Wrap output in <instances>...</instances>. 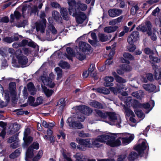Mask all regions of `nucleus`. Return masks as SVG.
Instances as JSON below:
<instances>
[{"label":"nucleus","instance_id":"obj_1","mask_svg":"<svg viewBox=\"0 0 161 161\" xmlns=\"http://www.w3.org/2000/svg\"><path fill=\"white\" fill-rule=\"evenodd\" d=\"M115 135L111 133L104 134L97 136L95 139H91V143L92 145L99 147L101 146V144L99 143L105 142L111 147H114L120 144L119 139L115 140Z\"/></svg>","mask_w":161,"mask_h":161},{"label":"nucleus","instance_id":"obj_2","mask_svg":"<svg viewBox=\"0 0 161 161\" xmlns=\"http://www.w3.org/2000/svg\"><path fill=\"white\" fill-rule=\"evenodd\" d=\"M68 10L69 14L75 16L80 13V11H85L87 8V5L80 1L76 2L75 0H68Z\"/></svg>","mask_w":161,"mask_h":161},{"label":"nucleus","instance_id":"obj_3","mask_svg":"<svg viewBox=\"0 0 161 161\" xmlns=\"http://www.w3.org/2000/svg\"><path fill=\"white\" fill-rule=\"evenodd\" d=\"M112 134L115 135V140L119 139L120 142V144L115 147L119 146L121 144V139L122 140V143L126 145L130 143L133 140L134 137V135L133 134H130L128 133Z\"/></svg>","mask_w":161,"mask_h":161},{"label":"nucleus","instance_id":"obj_4","mask_svg":"<svg viewBox=\"0 0 161 161\" xmlns=\"http://www.w3.org/2000/svg\"><path fill=\"white\" fill-rule=\"evenodd\" d=\"M107 118L109 121L105 120L104 121L108 123L111 125H116L118 127H121L120 124L121 122V119L120 115L114 112H107Z\"/></svg>","mask_w":161,"mask_h":161},{"label":"nucleus","instance_id":"obj_5","mask_svg":"<svg viewBox=\"0 0 161 161\" xmlns=\"http://www.w3.org/2000/svg\"><path fill=\"white\" fill-rule=\"evenodd\" d=\"M76 142L78 143L77 148L81 151H85L87 148L92 147L91 139L90 138H77Z\"/></svg>","mask_w":161,"mask_h":161},{"label":"nucleus","instance_id":"obj_6","mask_svg":"<svg viewBox=\"0 0 161 161\" xmlns=\"http://www.w3.org/2000/svg\"><path fill=\"white\" fill-rule=\"evenodd\" d=\"M124 99V103L128 106H132L134 108L142 107V104L136 100L132 99L130 97H125Z\"/></svg>","mask_w":161,"mask_h":161},{"label":"nucleus","instance_id":"obj_7","mask_svg":"<svg viewBox=\"0 0 161 161\" xmlns=\"http://www.w3.org/2000/svg\"><path fill=\"white\" fill-rule=\"evenodd\" d=\"M22 53L21 50L19 49L16 51L15 54L18 60L19 63L21 65L22 67H24L27 64L28 59L26 56H22Z\"/></svg>","mask_w":161,"mask_h":161},{"label":"nucleus","instance_id":"obj_8","mask_svg":"<svg viewBox=\"0 0 161 161\" xmlns=\"http://www.w3.org/2000/svg\"><path fill=\"white\" fill-rule=\"evenodd\" d=\"M49 78L45 76H42L41 77V80L45 85L52 88L55 86V83L52 81V79L54 78V75L53 73H51L49 74Z\"/></svg>","mask_w":161,"mask_h":161},{"label":"nucleus","instance_id":"obj_9","mask_svg":"<svg viewBox=\"0 0 161 161\" xmlns=\"http://www.w3.org/2000/svg\"><path fill=\"white\" fill-rule=\"evenodd\" d=\"M39 144L37 142H34L28 149L26 153L25 160L27 161V158H31L33 155V149H38L39 148Z\"/></svg>","mask_w":161,"mask_h":161},{"label":"nucleus","instance_id":"obj_10","mask_svg":"<svg viewBox=\"0 0 161 161\" xmlns=\"http://www.w3.org/2000/svg\"><path fill=\"white\" fill-rule=\"evenodd\" d=\"M9 90L10 94V96L12 98L13 102H15L17 100V94L16 92V84L12 82L9 84Z\"/></svg>","mask_w":161,"mask_h":161},{"label":"nucleus","instance_id":"obj_11","mask_svg":"<svg viewBox=\"0 0 161 161\" xmlns=\"http://www.w3.org/2000/svg\"><path fill=\"white\" fill-rule=\"evenodd\" d=\"M67 121L69 123V126L73 129H80L83 128V125L81 123L76 121L72 120L71 118H69Z\"/></svg>","mask_w":161,"mask_h":161},{"label":"nucleus","instance_id":"obj_12","mask_svg":"<svg viewBox=\"0 0 161 161\" xmlns=\"http://www.w3.org/2000/svg\"><path fill=\"white\" fill-rule=\"evenodd\" d=\"M57 33V30L55 27L51 25L48 26L46 30V35L47 38H49V40L53 41L55 38H50V37H52V35H55Z\"/></svg>","mask_w":161,"mask_h":161},{"label":"nucleus","instance_id":"obj_13","mask_svg":"<svg viewBox=\"0 0 161 161\" xmlns=\"http://www.w3.org/2000/svg\"><path fill=\"white\" fill-rule=\"evenodd\" d=\"M139 33L137 31L133 32L128 37L127 39L128 43L130 44H132L135 42L137 41L139 38Z\"/></svg>","mask_w":161,"mask_h":161},{"label":"nucleus","instance_id":"obj_14","mask_svg":"<svg viewBox=\"0 0 161 161\" xmlns=\"http://www.w3.org/2000/svg\"><path fill=\"white\" fill-rule=\"evenodd\" d=\"M139 142L140 143L141 142V144H139L137 146L135 147V149L138 152L139 154L141 153L143 151L145 150L147 147V146L146 145V142L145 141H143V140H140Z\"/></svg>","mask_w":161,"mask_h":161},{"label":"nucleus","instance_id":"obj_15","mask_svg":"<svg viewBox=\"0 0 161 161\" xmlns=\"http://www.w3.org/2000/svg\"><path fill=\"white\" fill-rule=\"evenodd\" d=\"M74 16H76V22L80 24H82L87 18L86 15L83 12L78 13V14Z\"/></svg>","mask_w":161,"mask_h":161},{"label":"nucleus","instance_id":"obj_16","mask_svg":"<svg viewBox=\"0 0 161 161\" xmlns=\"http://www.w3.org/2000/svg\"><path fill=\"white\" fill-rule=\"evenodd\" d=\"M151 23L149 21H147L146 22L145 25H140L137 28V29L143 32H145L146 31H147L148 32L151 30Z\"/></svg>","mask_w":161,"mask_h":161},{"label":"nucleus","instance_id":"obj_17","mask_svg":"<svg viewBox=\"0 0 161 161\" xmlns=\"http://www.w3.org/2000/svg\"><path fill=\"white\" fill-rule=\"evenodd\" d=\"M122 13V10L120 9H110L108 11L109 15L111 17H114L119 15Z\"/></svg>","mask_w":161,"mask_h":161},{"label":"nucleus","instance_id":"obj_18","mask_svg":"<svg viewBox=\"0 0 161 161\" xmlns=\"http://www.w3.org/2000/svg\"><path fill=\"white\" fill-rule=\"evenodd\" d=\"M76 108L78 110L84 114H87V111L88 114L91 113L92 112V110L91 108L84 105L78 106L76 107Z\"/></svg>","mask_w":161,"mask_h":161},{"label":"nucleus","instance_id":"obj_19","mask_svg":"<svg viewBox=\"0 0 161 161\" xmlns=\"http://www.w3.org/2000/svg\"><path fill=\"white\" fill-rule=\"evenodd\" d=\"M46 27V22H40L36 23V29L37 32H40L41 33H44Z\"/></svg>","mask_w":161,"mask_h":161},{"label":"nucleus","instance_id":"obj_20","mask_svg":"<svg viewBox=\"0 0 161 161\" xmlns=\"http://www.w3.org/2000/svg\"><path fill=\"white\" fill-rule=\"evenodd\" d=\"M143 87L145 90L150 92H156V86L152 84H144L143 85Z\"/></svg>","mask_w":161,"mask_h":161},{"label":"nucleus","instance_id":"obj_21","mask_svg":"<svg viewBox=\"0 0 161 161\" xmlns=\"http://www.w3.org/2000/svg\"><path fill=\"white\" fill-rule=\"evenodd\" d=\"M80 51L85 52L86 50L89 51L90 48V45L84 42H81L79 44Z\"/></svg>","mask_w":161,"mask_h":161},{"label":"nucleus","instance_id":"obj_22","mask_svg":"<svg viewBox=\"0 0 161 161\" xmlns=\"http://www.w3.org/2000/svg\"><path fill=\"white\" fill-rule=\"evenodd\" d=\"M114 78L113 77L110 76H106L104 78L105 82L103 85L105 86H111L113 85V83H112L114 80Z\"/></svg>","mask_w":161,"mask_h":161},{"label":"nucleus","instance_id":"obj_23","mask_svg":"<svg viewBox=\"0 0 161 161\" xmlns=\"http://www.w3.org/2000/svg\"><path fill=\"white\" fill-rule=\"evenodd\" d=\"M20 46H25L26 45L31 47L33 48H35L36 46V43L33 42H28L27 40H22L20 43Z\"/></svg>","mask_w":161,"mask_h":161},{"label":"nucleus","instance_id":"obj_24","mask_svg":"<svg viewBox=\"0 0 161 161\" xmlns=\"http://www.w3.org/2000/svg\"><path fill=\"white\" fill-rule=\"evenodd\" d=\"M28 89L31 95L36 94V91L33 84L31 82L28 83L27 85Z\"/></svg>","mask_w":161,"mask_h":161},{"label":"nucleus","instance_id":"obj_25","mask_svg":"<svg viewBox=\"0 0 161 161\" xmlns=\"http://www.w3.org/2000/svg\"><path fill=\"white\" fill-rule=\"evenodd\" d=\"M95 115L97 116H99L102 118L105 119L107 118V113H103L101 111L96 109L95 110Z\"/></svg>","mask_w":161,"mask_h":161},{"label":"nucleus","instance_id":"obj_26","mask_svg":"<svg viewBox=\"0 0 161 161\" xmlns=\"http://www.w3.org/2000/svg\"><path fill=\"white\" fill-rule=\"evenodd\" d=\"M153 68L154 69V75L156 80H158L161 78V72L159 69L157 68V66L155 65H153Z\"/></svg>","mask_w":161,"mask_h":161},{"label":"nucleus","instance_id":"obj_27","mask_svg":"<svg viewBox=\"0 0 161 161\" xmlns=\"http://www.w3.org/2000/svg\"><path fill=\"white\" fill-rule=\"evenodd\" d=\"M1 86L3 90V91H2V89H1V93L6 99V102L8 103L10 99L9 92L8 90H6L4 91L3 88L1 85Z\"/></svg>","mask_w":161,"mask_h":161},{"label":"nucleus","instance_id":"obj_28","mask_svg":"<svg viewBox=\"0 0 161 161\" xmlns=\"http://www.w3.org/2000/svg\"><path fill=\"white\" fill-rule=\"evenodd\" d=\"M96 92L99 93H103L105 94H109V89L104 87L98 88L96 89Z\"/></svg>","mask_w":161,"mask_h":161},{"label":"nucleus","instance_id":"obj_29","mask_svg":"<svg viewBox=\"0 0 161 161\" xmlns=\"http://www.w3.org/2000/svg\"><path fill=\"white\" fill-rule=\"evenodd\" d=\"M117 26H108L105 27L104 29V32L107 33H111L115 31L117 29Z\"/></svg>","mask_w":161,"mask_h":161},{"label":"nucleus","instance_id":"obj_30","mask_svg":"<svg viewBox=\"0 0 161 161\" xmlns=\"http://www.w3.org/2000/svg\"><path fill=\"white\" fill-rule=\"evenodd\" d=\"M42 90L46 95L48 97H50L53 92V91L52 90H49L46 87L42 85Z\"/></svg>","mask_w":161,"mask_h":161},{"label":"nucleus","instance_id":"obj_31","mask_svg":"<svg viewBox=\"0 0 161 161\" xmlns=\"http://www.w3.org/2000/svg\"><path fill=\"white\" fill-rule=\"evenodd\" d=\"M90 105L94 108H103V106L102 104L95 101H92L90 102Z\"/></svg>","mask_w":161,"mask_h":161},{"label":"nucleus","instance_id":"obj_32","mask_svg":"<svg viewBox=\"0 0 161 161\" xmlns=\"http://www.w3.org/2000/svg\"><path fill=\"white\" fill-rule=\"evenodd\" d=\"M60 12L63 19L65 20H68L69 19V15L67 9L66 8H61Z\"/></svg>","mask_w":161,"mask_h":161},{"label":"nucleus","instance_id":"obj_33","mask_svg":"<svg viewBox=\"0 0 161 161\" xmlns=\"http://www.w3.org/2000/svg\"><path fill=\"white\" fill-rule=\"evenodd\" d=\"M21 152V149L19 148L16 149L15 151L9 155V157L12 159H14V158L19 156Z\"/></svg>","mask_w":161,"mask_h":161},{"label":"nucleus","instance_id":"obj_34","mask_svg":"<svg viewBox=\"0 0 161 161\" xmlns=\"http://www.w3.org/2000/svg\"><path fill=\"white\" fill-rule=\"evenodd\" d=\"M143 92L141 91L134 92L132 93V95L138 99H141L143 97Z\"/></svg>","mask_w":161,"mask_h":161},{"label":"nucleus","instance_id":"obj_35","mask_svg":"<svg viewBox=\"0 0 161 161\" xmlns=\"http://www.w3.org/2000/svg\"><path fill=\"white\" fill-rule=\"evenodd\" d=\"M66 51L69 55H67V58L69 59L72 60V57L74 54L73 49L70 47H67L66 49Z\"/></svg>","mask_w":161,"mask_h":161},{"label":"nucleus","instance_id":"obj_36","mask_svg":"<svg viewBox=\"0 0 161 161\" xmlns=\"http://www.w3.org/2000/svg\"><path fill=\"white\" fill-rule=\"evenodd\" d=\"M98 37L99 39L102 42H104L108 41L109 38L105 34L103 33H99L98 35Z\"/></svg>","mask_w":161,"mask_h":161},{"label":"nucleus","instance_id":"obj_37","mask_svg":"<svg viewBox=\"0 0 161 161\" xmlns=\"http://www.w3.org/2000/svg\"><path fill=\"white\" fill-rule=\"evenodd\" d=\"M81 51H80L76 54V58L80 60H83L86 58V56L84 53V52L82 51V52H81Z\"/></svg>","mask_w":161,"mask_h":161},{"label":"nucleus","instance_id":"obj_38","mask_svg":"<svg viewBox=\"0 0 161 161\" xmlns=\"http://www.w3.org/2000/svg\"><path fill=\"white\" fill-rule=\"evenodd\" d=\"M95 67L94 65H92L90 66V68L88 69V72L90 75L92 77H95L96 76V73L94 72Z\"/></svg>","mask_w":161,"mask_h":161},{"label":"nucleus","instance_id":"obj_39","mask_svg":"<svg viewBox=\"0 0 161 161\" xmlns=\"http://www.w3.org/2000/svg\"><path fill=\"white\" fill-rule=\"evenodd\" d=\"M55 70L56 72L57 77V80H59L60 79L62 75V69L59 67H57L55 69Z\"/></svg>","mask_w":161,"mask_h":161},{"label":"nucleus","instance_id":"obj_40","mask_svg":"<svg viewBox=\"0 0 161 161\" xmlns=\"http://www.w3.org/2000/svg\"><path fill=\"white\" fill-rule=\"evenodd\" d=\"M125 114L128 116H135L134 112L129 108H125Z\"/></svg>","mask_w":161,"mask_h":161},{"label":"nucleus","instance_id":"obj_41","mask_svg":"<svg viewBox=\"0 0 161 161\" xmlns=\"http://www.w3.org/2000/svg\"><path fill=\"white\" fill-rule=\"evenodd\" d=\"M137 154L136 152H132L129 155L128 158L129 160H133L137 158Z\"/></svg>","mask_w":161,"mask_h":161},{"label":"nucleus","instance_id":"obj_42","mask_svg":"<svg viewBox=\"0 0 161 161\" xmlns=\"http://www.w3.org/2000/svg\"><path fill=\"white\" fill-rule=\"evenodd\" d=\"M74 157L76 159V161H83L82 159L83 158V155L80 153H77L74 155Z\"/></svg>","mask_w":161,"mask_h":161},{"label":"nucleus","instance_id":"obj_43","mask_svg":"<svg viewBox=\"0 0 161 161\" xmlns=\"http://www.w3.org/2000/svg\"><path fill=\"white\" fill-rule=\"evenodd\" d=\"M135 113L138 117L141 118V119H143L145 117V115L141 110L136 109L135 110Z\"/></svg>","mask_w":161,"mask_h":161},{"label":"nucleus","instance_id":"obj_44","mask_svg":"<svg viewBox=\"0 0 161 161\" xmlns=\"http://www.w3.org/2000/svg\"><path fill=\"white\" fill-rule=\"evenodd\" d=\"M20 129V126L17 124L14 123L13 125V128L11 130V134H13L18 131Z\"/></svg>","mask_w":161,"mask_h":161},{"label":"nucleus","instance_id":"obj_45","mask_svg":"<svg viewBox=\"0 0 161 161\" xmlns=\"http://www.w3.org/2000/svg\"><path fill=\"white\" fill-rule=\"evenodd\" d=\"M59 65L63 68H69V64L65 62L61 61L59 64Z\"/></svg>","mask_w":161,"mask_h":161},{"label":"nucleus","instance_id":"obj_46","mask_svg":"<svg viewBox=\"0 0 161 161\" xmlns=\"http://www.w3.org/2000/svg\"><path fill=\"white\" fill-rule=\"evenodd\" d=\"M150 105L148 103L142 104V107H143L144 108L147 110V111H146V113L147 114L152 109V108H150Z\"/></svg>","mask_w":161,"mask_h":161},{"label":"nucleus","instance_id":"obj_47","mask_svg":"<svg viewBox=\"0 0 161 161\" xmlns=\"http://www.w3.org/2000/svg\"><path fill=\"white\" fill-rule=\"evenodd\" d=\"M121 68L122 69L125 71H130L131 68V67L128 64H124L121 65Z\"/></svg>","mask_w":161,"mask_h":161},{"label":"nucleus","instance_id":"obj_48","mask_svg":"<svg viewBox=\"0 0 161 161\" xmlns=\"http://www.w3.org/2000/svg\"><path fill=\"white\" fill-rule=\"evenodd\" d=\"M155 31L153 32L152 33L151 30L147 32L148 35L150 36L151 39L153 41H155L157 39V36L155 34Z\"/></svg>","mask_w":161,"mask_h":161},{"label":"nucleus","instance_id":"obj_49","mask_svg":"<svg viewBox=\"0 0 161 161\" xmlns=\"http://www.w3.org/2000/svg\"><path fill=\"white\" fill-rule=\"evenodd\" d=\"M23 140L24 141L25 144L26 146H27L30 144L33 140L32 138L30 136L25 138V139H23Z\"/></svg>","mask_w":161,"mask_h":161},{"label":"nucleus","instance_id":"obj_50","mask_svg":"<svg viewBox=\"0 0 161 161\" xmlns=\"http://www.w3.org/2000/svg\"><path fill=\"white\" fill-rule=\"evenodd\" d=\"M127 153H125L119 155L118 157V161H123L126 157Z\"/></svg>","mask_w":161,"mask_h":161},{"label":"nucleus","instance_id":"obj_51","mask_svg":"<svg viewBox=\"0 0 161 161\" xmlns=\"http://www.w3.org/2000/svg\"><path fill=\"white\" fill-rule=\"evenodd\" d=\"M43 152L42 150H40L37 155L33 158L34 161H37L42 156Z\"/></svg>","mask_w":161,"mask_h":161},{"label":"nucleus","instance_id":"obj_52","mask_svg":"<svg viewBox=\"0 0 161 161\" xmlns=\"http://www.w3.org/2000/svg\"><path fill=\"white\" fill-rule=\"evenodd\" d=\"M123 56L125 58L130 60H133L134 59V57L129 53H125L123 54Z\"/></svg>","mask_w":161,"mask_h":161},{"label":"nucleus","instance_id":"obj_53","mask_svg":"<svg viewBox=\"0 0 161 161\" xmlns=\"http://www.w3.org/2000/svg\"><path fill=\"white\" fill-rule=\"evenodd\" d=\"M52 16L54 19L57 21L59 18V14L57 11H53L52 13Z\"/></svg>","mask_w":161,"mask_h":161},{"label":"nucleus","instance_id":"obj_54","mask_svg":"<svg viewBox=\"0 0 161 161\" xmlns=\"http://www.w3.org/2000/svg\"><path fill=\"white\" fill-rule=\"evenodd\" d=\"M149 58L151 62L158 63L160 61L159 59L157 57H155L153 55H150Z\"/></svg>","mask_w":161,"mask_h":161},{"label":"nucleus","instance_id":"obj_55","mask_svg":"<svg viewBox=\"0 0 161 161\" xmlns=\"http://www.w3.org/2000/svg\"><path fill=\"white\" fill-rule=\"evenodd\" d=\"M17 137L16 136L14 135L9 138L8 142V143H11L13 142L17 141Z\"/></svg>","mask_w":161,"mask_h":161},{"label":"nucleus","instance_id":"obj_56","mask_svg":"<svg viewBox=\"0 0 161 161\" xmlns=\"http://www.w3.org/2000/svg\"><path fill=\"white\" fill-rule=\"evenodd\" d=\"M13 36L9 37H6L4 38L3 39V41L5 42H6L8 43H11V42H13Z\"/></svg>","mask_w":161,"mask_h":161},{"label":"nucleus","instance_id":"obj_57","mask_svg":"<svg viewBox=\"0 0 161 161\" xmlns=\"http://www.w3.org/2000/svg\"><path fill=\"white\" fill-rule=\"evenodd\" d=\"M115 80L117 82L120 83H125L126 81L125 79H123L119 76L116 77L115 78Z\"/></svg>","mask_w":161,"mask_h":161},{"label":"nucleus","instance_id":"obj_58","mask_svg":"<svg viewBox=\"0 0 161 161\" xmlns=\"http://www.w3.org/2000/svg\"><path fill=\"white\" fill-rule=\"evenodd\" d=\"M109 90L113 92L114 93H117L118 92H120V89L117 87H110L109 88Z\"/></svg>","mask_w":161,"mask_h":161},{"label":"nucleus","instance_id":"obj_59","mask_svg":"<svg viewBox=\"0 0 161 161\" xmlns=\"http://www.w3.org/2000/svg\"><path fill=\"white\" fill-rule=\"evenodd\" d=\"M43 101V99L42 97H39L37 98L36 102L35 103V105H37L42 104Z\"/></svg>","mask_w":161,"mask_h":161},{"label":"nucleus","instance_id":"obj_60","mask_svg":"<svg viewBox=\"0 0 161 161\" xmlns=\"http://www.w3.org/2000/svg\"><path fill=\"white\" fill-rule=\"evenodd\" d=\"M40 18L41 19V21L43 22H46V20L45 19V14L44 12H42L40 14Z\"/></svg>","mask_w":161,"mask_h":161},{"label":"nucleus","instance_id":"obj_61","mask_svg":"<svg viewBox=\"0 0 161 161\" xmlns=\"http://www.w3.org/2000/svg\"><path fill=\"white\" fill-rule=\"evenodd\" d=\"M30 129L28 128L26 129L24 132V136L23 139H25L27 137H28V135L30 133Z\"/></svg>","mask_w":161,"mask_h":161},{"label":"nucleus","instance_id":"obj_62","mask_svg":"<svg viewBox=\"0 0 161 161\" xmlns=\"http://www.w3.org/2000/svg\"><path fill=\"white\" fill-rule=\"evenodd\" d=\"M23 49L25 54H28L31 53V51L30 48L24 47L23 48Z\"/></svg>","mask_w":161,"mask_h":161},{"label":"nucleus","instance_id":"obj_63","mask_svg":"<svg viewBox=\"0 0 161 161\" xmlns=\"http://www.w3.org/2000/svg\"><path fill=\"white\" fill-rule=\"evenodd\" d=\"M138 7L137 6H135L132 7L131 9V11L132 14L133 15L135 14L136 11L138 10Z\"/></svg>","mask_w":161,"mask_h":161},{"label":"nucleus","instance_id":"obj_64","mask_svg":"<svg viewBox=\"0 0 161 161\" xmlns=\"http://www.w3.org/2000/svg\"><path fill=\"white\" fill-rule=\"evenodd\" d=\"M34 101L35 99L34 97H33L30 96L28 98V102L30 104L33 105Z\"/></svg>","mask_w":161,"mask_h":161}]
</instances>
